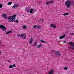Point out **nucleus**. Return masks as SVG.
Masks as SVG:
<instances>
[{"instance_id":"nucleus-1","label":"nucleus","mask_w":74,"mask_h":74,"mask_svg":"<svg viewBox=\"0 0 74 74\" xmlns=\"http://www.w3.org/2000/svg\"><path fill=\"white\" fill-rule=\"evenodd\" d=\"M29 7L28 8H27L26 9H25V11H26V12H30L31 14H33L35 11H37V10H34L33 9H29Z\"/></svg>"},{"instance_id":"nucleus-2","label":"nucleus","mask_w":74,"mask_h":74,"mask_svg":"<svg viewBox=\"0 0 74 74\" xmlns=\"http://www.w3.org/2000/svg\"><path fill=\"white\" fill-rule=\"evenodd\" d=\"M16 16V15H14L12 16H11L10 17H9L8 18V22H11L12 21H14L15 20V17Z\"/></svg>"},{"instance_id":"nucleus-3","label":"nucleus","mask_w":74,"mask_h":74,"mask_svg":"<svg viewBox=\"0 0 74 74\" xmlns=\"http://www.w3.org/2000/svg\"><path fill=\"white\" fill-rule=\"evenodd\" d=\"M71 3V1L68 0L65 2V5L67 6L68 8H69L70 7V4Z\"/></svg>"},{"instance_id":"nucleus-4","label":"nucleus","mask_w":74,"mask_h":74,"mask_svg":"<svg viewBox=\"0 0 74 74\" xmlns=\"http://www.w3.org/2000/svg\"><path fill=\"white\" fill-rule=\"evenodd\" d=\"M17 36L18 37H22L23 39H26V36L25 35V34L24 33L21 34L20 35L18 34Z\"/></svg>"},{"instance_id":"nucleus-5","label":"nucleus","mask_w":74,"mask_h":74,"mask_svg":"<svg viewBox=\"0 0 74 74\" xmlns=\"http://www.w3.org/2000/svg\"><path fill=\"white\" fill-rule=\"evenodd\" d=\"M54 53L55 55L58 56V55H59V56H60V55H61V54H60V52L58 51L54 52Z\"/></svg>"},{"instance_id":"nucleus-6","label":"nucleus","mask_w":74,"mask_h":74,"mask_svg":"<svg viewBox=\"0 0 74 74\" xmlns=\"http://www.w3.org/2000/svg\"><path fill=\"white\" fill-rule=\"evenodd\" d=\"M18 7L19 5L18 4H15L12 6V8H18Z\"/></svg>"},{"instance_id":"nucleus-7","label":"nucleus","mask_w":74,"mask_h":74,"mask_svg":"<svg viewBox=\"0 0 74 74\" xmlns=\"http://www.w3.org/2000/svg\"><path fill=\"white\" fill-rule=\"evenodd\" d=\"M51 27H53V28H55L56 27V26H55V24L52 23L51 24Z\"/></svg>"},{"instance_id":"nucleus-8","label":"nucleus","mask_w":74,"mask_h":74,"mask_svg":"<svg viewBox=\"0 0 74 74\" xmlns=\"http://www.w3.org/2000/svg\"><path fill=\"white\" fill-rule=\"evenodd\" d=\"M65 35H63V36H61L60 37V39L61 40V39H62V38H64L65 37Z\"/></svg>"},{"instance_id":"nucleus-9","label":"nucleus","mask_w":74,"mask_h":74,"mask_svg":"<svg viewBox=\"0 0 74 74\" xmlns=\"http://www.w3.org/2000/svg\"><path fill=\"white\" fill-rule=\"evenodd\" d=\"M42 44H40V45L36 46V47L37 48H40V47H42Z\"/></svg>"},{"instance_id":"nucleus-10","label":"nucleus","mask_w":74,"mask_h":74,"mask_svg":"<svg viewBox=\"0 0 74 74\" xmlns=\"http://www.w3.org/2000/svg\"><path fill=\"white\" fill-rule=\"evenodd\" d=\"M54 72H53V71L52 70H51L50 71L49 74H53Z\"/></svg>"},{"instance_id":"nucleus-11","label":"nucleus","mask_w":74,"mask_h":74,"mask_svg":"<svg viewBox=\"0 0 74 74\" xmlns=\"http://www.w3.org/2000/svg\"><path fill=\"white\" fill-rule=\"evenodd\" d=\"M2 16L3 18H7V17H6V16H7V14H2Z\"/></svg>"},{"instance_id":"nucleus-12","label":"nucleus","mask_w":74,"mask_h":74,"mask_svg":"<svg viewBox=\"0 0 74 74\" xmlns=\"http://www.w3.org/2000/svg\"><path fill=\"white\" fill-rule=\"evenodd\" d=\"M53 3V1H47L46 2V4H49V3Z\"/></svg>"},{"instance_id":"nucleus-13","label":"nucleus","mask_w":74,"mask_h":74,"mask_svg":"<svg viewBox=\"0 0 74 74\" xmlns=\"http://www.w3.org/2000/svg\"><path fill=\"white\" fill-rule=\"evenodd\" d=\"M1 28L2 29V30H4L5 31V32L6 31V28L5 27H4V26H3V27H1Z\"/></svg>"},{"instance_id":"nucleus-14","label":"nucleus","mask_w":74,"mask_h":74,"mask_svg":"<svg viewBox=\"0 0 74 74\" xmlns=\"http://www.w3.org/2000/svg\"><path fill=\"white\" fill-rule=\"evenodd\" d=\"M33 41V39H32V38H31L29 41V43H30V44H32Z\"/></svg>"},{"instance_id":"nucleus-15","label":"nucleus","mask_w":74,"mask_h":74,"mask_svg":"<svg viewBox=\"0 0 74 74\" xmlns=\"http://www.w3.org/2000/svg\"><path fill=\"white\" fill-rule=\"evenodd\" d=\"M40 41L41 42H42V43H47V42L44 41L43 40H40Z\"/></svg>"},{"instance_id":"nucleus-16","label":"nucleus","mask_w":74,"mask_h":74,"mask_svg":"<svg viewBox=\"0 0 74 74\" xmlns=\"http://www.w3.org/2000/svg\"><path fill=\"white\" fill-rule=\"evenodd\" d=\"M12 32V31H10L8 32H6V34H9V33H11Z\"/></svg>"},{"instance_id":"nucleus-17","label":"nucleus","mask_w":74,"mask_h":74,"mask_svg":"<svg viewBox=\"0 0 74 74\" xmlns=\"http://www.w3.org/2000/svg\"><path fill=\"white\" fill-rule=\"evenodd\" d=\"M12 4V2H9L8 3V5H11V4Z\"/></svg>"},{"instance_id":"nucleus-18","label":"nucleus","mask_w":74,"mask_h":74,"mask_svg":"<svg viewBox=\"0 0 74 74\" xmlns=\"http://www.w3.org/2000/svg\"><path fill=\"white\" fill-rule=\"evenodd\" d=\"M69 13H64L63 14V15H64V16H66V15H69Z\"/></svg>"},{"instance_id":"nucleus-19","label":"nucleus","mask_w":74,"mask_h":74,"mask_svg":"<svg viewBox=\"0 0 74 74\" xmlns=\"http://www.w3.org/2000/svg\"><path fill=\"white\" fill-rule=\"evenodd\" d=\"M23 28L24 29H26L27 28V27L25 25H23Z\"/></svg>"},{"instance_id":"nucleus-20","label":"nucleus","mask_w":74,"mask_h":74,"mask_svg":"<svg viewBox=\"0 0 74 74\" xmlns=\"http://www.w3.org/2000/svg\"><path fill=\"white\" fill-rule=\"evenodd\" d=\"M69 44H71V45L72 46H73V47L74 46V44L72 45V44H73V42H70L69 43Z\"/></svg>"},{"instance_id":"nucleus-21","label":"nucleus","mask_w":74,"mask_h":74,"mask_svg":"<svg viewBox=\"0 0 74 74\" xmlns=\"http://www.w3.org/2000/svg\"><path fill=\"white\" fill-rule=\"evenodd\" d=\"M36 27L38 29H40L41 28V26H37Z\"/></svg>"},{"instance_id":"nucleus-22","label":"nucleus","mask_w":74,"mask_h":74,"mask_svg":"<svg viewBox=\"0 0 74 74\" xmlns=\"http://www.w3.org/2000/svg\"><path fill=\"white\" fill-rule=\"evenodd\" d=\"M69 49H74V47H69Z\"/></svg>"},{"instance_id":"nucleus-23","label":"nucleus","mask_w":74,"mask_h":74,"mask_svg":"<svg viewBox=\"0 0 74 74\" xmlns=\"http://www.w3.org/2000/svg\"><path fill=\"white\" fill-rule=\"evenodd\" d=\"M0 8H3V5L1 4H0Z\"/></svg>"},{"instance_id":"nucleus-24","label":"nucleus","mask_w":74,"mask_h":74,"mask_svg":"<svg viewBox=\"0 0 74 74\" xmlns=\"http://www.w3.org/2000/svg\"><path fill=\"white\" fill-rule=\"evenodd\" d=\"M18 20H16L15 21H14V22H16L17 23H18Z\"/></svg>"},{"instance_id":"nucleus-25","label":"nucleus","mask_w":74,"mask_h":74,"mask_svg":"<svg viewBox=\"0 0 74 74\" xmlns=\"http://www.w3.org/2000/svg\"><path fill=\"white\" fill-rule=\"evenodd\" d=\"M39 22H42V21H44V20L42 19H40L39 20Z\"/></svg>"},{"instance_id":"nucleus-26","label":"nucleus","mask_w":74,"mask_h":74,"mask_svg":"<svg viewBox=\"0 0 74 74\" xmlns=\"http://www.w3.org/2000/svg\"><path fill=\"white\" fill-rule=\"evenodd\" d=\"M4 27V25H0V29H1V27Z\"/></svg>"},{"instance_id":"nucleus-27","label":"nucleus","mask_w":74,"mask_h":74,"mask_svg":"<svg viewBox=\"0 0 74 74\" xmlns=\"http://www.w3.org/2000/svg\"><path fill=\"white\" fill-rule=\"evenodd\" d=\"M37 42H35L34 44V47H36V44H37Z\"/></svg>"},{"instance_id":"nucleus-28","label":"nucleus","mask_w":74,"mask_h":74,"mask_svg":"<svg viewBox=\"0 0 74 74\" xmlns=\"http://www.w3.org/2000/svg\"><path fill=\"white\" fill-rule=\"evenodd\" d=\"M12 67H16V65H15V64L12 65Z\"/></svg>"},{"instance_id":"nucleus-29","label":"nucleus","mask_w":74,"mask_h":74,"mask_svg":"<svg viewBox=\"0 0 74 74\" xmlns=\"http://www.w3.org/2000/svg\"><path fill=\"white\" fill-rule=\"evenodd\" d=\"M33 27L34 28H36V27H37V25H34L33 26Z\"/></svg>"},{"instance_id":"nucleus-30","label":"nucleus","mask_w":74,"mask_h":74,"mask_svg":"<svg viewBox=\"0 0 74 74\" xmlns=\"http://www.w3.org/2000/svg\"><path fill=\"white\" fill-rule=\"evenodd\" d=\"M9 68H11L12 69V65H10L9 66Z\"/></svg>"},{"instance_id":"nucleus-31","label":"nucleus","mask_w":74,"mask_h":74,"mask_svg":"<svg viewBox=\"0 0 74 74\" xmlns=\"http://www.w3.org/2000/svg\"><path fill=\"white\" fill-rule=\"evenodd\" d=\"M64 70H67V67H65L64 68Z\"/></svg>"},{"instance_id":"nucleus-32","label":"nucleus","mask_w":74,"mask_h":74,"mask_svg":"<svg viewBox=\"0 0 74 74\" xmlns=\"http://www.w3.org/2000/svg\"><path fill=\"white\" fill-rule=\"evenodd\" d=\"M70 34L71 36H73V35H74V33H71Z\"/></svg>"},{"instance_id":"nucleus-33","label":"nucleus","mask_w":74,"mask_h":74,"mask_svg":"<svg viewBox=\"0 0 74 74\" xmlns=\"http://www.w3.org/2000/svg\"><path fill=\"white\" fill-rule=\"evenodd\" d=\"M51 52H52L53 53H54V51H53V50H51Z\"/></svg>"},{"instance_id":"nucleus-34","label":"nucleus","mask_w":74,"mask_h":74,"mask_svg":"<svg viewBox=\"0 0 74 74\" xmlns=\"http://www.w3.org/2000/svg\"><path fill=\"white\" fill-rule=\"evenodd\" d=\"M8 62H10V61L9 60H8Z\"/></svg>"},{"instance_id":"nucleus-35","label":"nucleus","mask_w":74,"mask_h":74,"mask_svg":"<svg viewBox=\"0 0 74 74\" xmlns=\"http://www.w3.org/2000/svg\"><path fill=\"white\" fill-rule=\"evenodd\" d=\"M64 42H65V43L66 42V41L64 40Z\"/></svg>"},{"instance_id":"nucleus-36","label":"nucleus","mask_w":74,"mask_h":74,"mask_svg":"<svg viewBox=\"0 0 74 74\" xmlns=\"http://www.w3.org/2000/svg\"><path fill=\"white\" fill-rule=\"evenodd\" d=\"M1 52L0 51V55H1Z\"/></svg>"},{"instance_id":"nucleus-37","label":"nucleus","mask_w":74,"mask_h":74,"mask_svg":"<svg viewBox=\"0 0 74 74\" xmlns=\"http://www.w3.org/2000/svg\"><path fill=\"white\" fill-rule=\"evenodd\" d=\"M1 42H0V44H1Z\"/></svg>"},{"instance_id":"nucleus-38","label":"nucleus","mask_w":74,"mask_h":74,"mask_svg":"<svg viewBox=\"0 0 74 74\" xmlns=\"http://www.w3.org/2000/svg\"><path fill=\"white\" fill-rule=\"evenodd\" d=\"M74 47V48H73V49H74V47Z\"/></svg>"}]
</instances>
